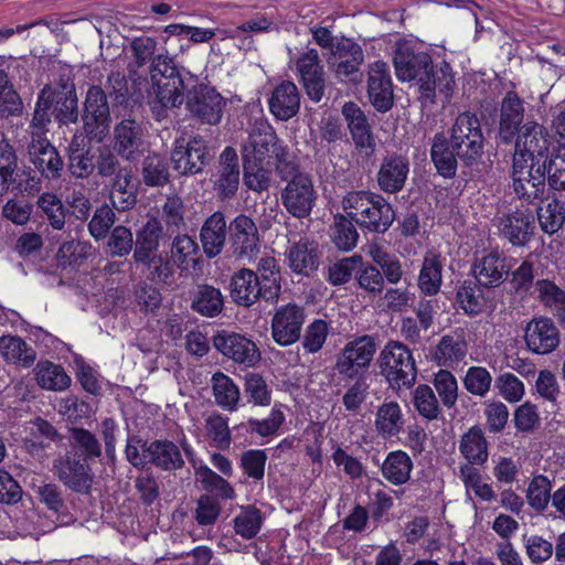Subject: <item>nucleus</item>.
<instances>
[{
    "instance_id": "f257e3e1",
    "label": "nucleus",
    "mask_w": 565,
    "mask_h": 565,
    "mask_svg": "<svg viewBox=\"0 0 565 565\" xmlns=\"http://www.w3.org/2000/svg\"><path fill=\"white\" fill-rule=\"evenodd\" d=\"M31 162L34 167L33 173L17 171V154L9 143H0V195L10 188L18 192H32L40 190L41 179L47 181L57 180L64 171V161L57 149L47 140L31 142Z\"/></svg>"
},
{
    "instance_id": "f03ea898",
    "label": "nucleus",
    "mask_w": 565,
    "mask_h": 565,
    "mask_svg": "<svg viewBox=\"0 0 565 565\" xmlns=\"http://www.w3.org/2000/svg\"><path fill=\"white\" fill-rule=\"evenodd\" d=\"M102 456L103 447L94 433L84 427H70L64 452L53 460V473L73 492L88 493L94 478L92 465Z\"/></svg>"
},
{
    "instance_id": "7ed1b4c3",
    "label": "nucleus",
    "mask_w": 565,
    "mask_h": 565,
    "mask_svg": "<svg viewBox=\"0 0 565 565\" xmlns=\"http://www.w3.org/2000/svg\"><path fill=\"white\" fill-rule=\"evenodd\" d=\"M342 206L364 234L386 233L396 216L388 200L372 191L349 192L342 200Z\"/></svg>"
},
{
    "instance_id": "20e7f679",
    "label": "nucleus",
    "mask_w": 565,
    "mask_h": 565,
    "mask_svg": "<svg viewBox=\"0 0 565 565\" xmlns=\"http://www.w3.org/2000/svg\"><path fill=\"white\" fill-rule=\"evenodd\" d=\"M276 175L281 184L280 202L286 212L299 220L309 217L318 198L312 178L296 162L278 166Z\"/></svg>"
},
{
    "instance_id": "39448f33",
    "label": "nucleus",
    "mask_w": 565,
    "mask_h": 565,
    "mask_svg": "<svg viewBox=\"0 0 565 565\" xmlns=\"http://www.w3.org/2000/svg\"><path fill=\"white\" fill-rule=\"evenodd\" d=\"M380 373L393 390L411 388L417 379L413 351L403 342L390 340L380 352Z\"/></svg>"
},
{
    "instance_id": "423d86ee",
    "label": "nucleus",
    "mask_w": 565,
    "mask_h": 565,
    "mask_svg": "<svg viewBox=\"0 0 565 565\" xmlns=\"http://www.w3.org/2000/svg\"><path fill=\"white\" fill-rule=\"evenodd\" d=\"M376 349L375 338L369 334L348 341L335 355L334 375L345 385H349L351 380H366Z\"/></svg>"
},
{
    "instance_id": "0eeeda50",
    "label": "nucleus",
    "mask_w": 565,
    "mask_h": 565,
    "mask_svg": "<svg viewBox=\"0 0 565 565\" xmlns=\"http://www.w3.org/2000/svg\"><path fill=\"white\" fill-rule=\"evenodd\" d=\"M448 139L467 167H472L483 154L484 136L481 122L473 113L463 111L457 116Z\"/></svg>"
},
{
    "instance_id": "6e6552de",
    "label": "nucleus",
    "mask_w": 565,
    "mask_h": 565,
    "mask_svg": "<svg viewBox=\"0 0 565 565\" xmlns=\"http://www.w3.org/2000/svg\"><path fill=\"white\" fill-rule=\"evenodd\" d=\"M515 154L513 169L518 173L527 166L537 167L550 156V137L546 128L534 120H527L522 125L514 141Z\"/></svg>"
},
{
    "instance_id": "1a4fd4ad",
    "label": "nucleus",
    "mask_w": 565,
    "mask_h": 565,
    "mask_svg": "<svg viewBox=\"0 0 565 565\" xmlns=\"http://www.w3.org/2000/svg\"><path fill=\"white\" fill-rule=\"evenodd\" d=\"M515 259L507 256L499 247L484 248L476 254L470 266L471 276L495 295H503L502 287L509 279Z\"/></svg>"
},
{
    "instance_id": "9d476101",
    "label": "nucleus",
    "mask_w": 565,
    "mask_h": 565,
    "mask_svg": "<svg viewBox=\"0 0 565 565\" xmlns=\"http://www.w3.org/2000/svg\"><path fill=\"white\" fill-rule=\"evenodd\" d=\"M244 161L264 163L267 167L288 164V147L280 140L269 125L254 129L248 137V142L243 147Z\"/></svg>"
},
{
    "instance_id": "9b49d317",
    "label": "nucleus",
    "mask_w": 565,
    "mask_h": 565,
    "mask_svg": "<svg viewBox=\"0 0 565 565\" xmlns=\"http://www.w3.org/2000/svg\"><path fill=\"white\" fill-rule=\"evenodd\" d=\"M150 76L158 103L163 108L182 105L186 85L172 58L159 56L154 60L151 64Z\"/></svg>"
},
{
    "instance_id": "f8f14e48",
    "label": "nucleus",
    "mask_w": 565,
    "mask_h": 565,
    "mask_svg": "<svg viewBox=\"0 0 565 565\" xmlns=\"http://www.w3.org/2000/svg\"><path fill=\"white\" fill-rule=\"evenodd\" d=\"M83 129L90 140L100 142L110 130V111L106 93L100 86H89L82 114Z\"/></svg>"
},
{
    "instance_id": "ddd939ff",
    "label": "nucleus",
    "mask_w": 565,
    "mask_h": 565,
    "mask_svg": "<svg viewBox=\"0 0 565 565\" xmlns=\"http://www.w3.org/2000/svg\"><path fill=\"white\" fill-rule=\"evenodd\" d=\"M210 148L202 136H193L186 142L177 139L171 151L172 168L180 175H195L202 173L210 163Z\"/></svg>"
},
{
    "instance_id": "4468645a",
    "label": "nucleus",
    "mask_w": 565,
    "mask_h": 565,
    "mask_svg": "<svg viewBox=\"0 0 565 565\" xmlns=\"http://www.w3.org/2000/svg\"><path fill=\"white\" fill-rule=\"evenodd\" d=\"M239 160L236 150L226 146L218 157V162L210 175L212 190L220 201H230L239 188Z\"/></svg>"
},
{
    "instance_id": "2eb2a0df",
    "label": "nucleus",
    "mask_w": 565,
    "mask_h": 565,
    "mask_svg": "<svg viewBox=\"0 0 565 565\" xmlns=\"http://www.w3.org/2000/svg\"><path fill=\"white\" fill-rule=\"evenodd\" d=\"M306 310L296 302L278 306L270 320L273 340L280 347H288L301 338Z\"/></svg>"
},
{
    "instance_id": "dca6fc26",
    "label": "nucleus",
    "mask_w": 565,
    "mask_h": 565,
    "mask_svg": "<svg viewBox=\"0 0 565 565\" xmlns=\"http://www.w3.org/2000/svg\"><path fill=\"white\" fill-rule=\"evenodd\" d=\"M498 235L512 247H525L535 232V217L530 209H515L498 217Z\"/></svg>"
},
{
    "instance_id": "f3484780",
    "label": "nucleus",
    "mask_w": 565,
    "mask_h": 565,
    "mask_svg": "<svg viewBox=\"0 0 565 565\" xmlns=\"http://www.w3.org/2000/svg\"><path fill=\"white\" fill-rule=\"evenodd\" d=\"M284 255L285 263L292 274L310 278L319 269L322 250L317 241L301 236L298 241L289 243Z\"/></svg>"
},
{
    "instance_id": "a211bd4d",
    "label": "nucleus",
    "mask_w": 565,
    "mask_h": 565,
    "mask_svg": "<svg viewBox=\"0 0 565 565\" xmlns=\"http://www.w3.org/2000/svg\"><path fill=\"white\" fill-rule=\"evenodd\" d=\"M226 105L225 98L212 86L199 84L190 93L186 107L203 124H220Z\"/></svg>"
},
{
    "instance_id": "6ab92c4d",
    "label": "nucleus",
    "mask_w": 565,
    "mask_h": 565,
    "mask_svg": "<svg viewBox=\"0 0 565 565\" xmlns=\"http://www.w3.org/2000/svg\"><path fill=\"white\" fill-rule=\"evenodd\" d=\"M393 64L396 77L401 82L427 77V72L433 68L431 56L427 52L415 50L407 41L397 43Z\"/></svg>"
},
{
    "instance_id": "aec40b11",
    "label": "nucleus",
    "mask_w": 565,
    "mask_h": 565,
    "mask_svg": "<svg viewBox=\"0 0 565 565\" xmlns=\"http://www.w3.org/2000/svg\"><path fill=\"white\" fill-rule=\"evenodd\" d=\"M456 302L469 317L481 315L486 310H494L503 302V295H495L473 279H465L456 289Z\"/></svg>"
},
{
    "instance_id": "412c9836",
    "label": "nucleus",
    "mask_w": 565,
    "mask_h": 565,
    "mask_svg": "<svg viewBox=\"0 0 565 565\" xmlns=\"http://www.w3.org/2000/svg\"><path fill=\"white\" fill-rule=\"evenodd\" d=\"M331 64L341 81L359 83L362 79L360 67L364 53L360 44L349 38H341L331 50Z\"/></svg>"
},
{
    "instance_id": "4be33fe9",
    "label": "nucleus",
    "mask_w": 565,
    "mask_h": 565,
    "mask_svg": "<svg viewBox=\"0 0 565 565\" xmlns=\"http://www.w3.org/2000/svg\"><path fill=\"white\" fill-rule=\"evenodd\" d=\"M213 345L227 359L247 367L255 366L260 360V351L256 343L239 333L218 331L213 337Z\"/></svg>"
},
{
    "instance_id": "5701e85b",
    "label": "nucleus",
    "mask_w": 565,
    "mask_h": 565,
    "mask_svg": "<svg viewBox=\"0 0 565 565\" xmlns=\"http://www.w3.org/2000/svg\"><path fill=\"white\" fill-rule=\"evenodd\" d=\"M342 115L356 151L366 158L372 157L376 149V139L365 113L358 104L347 102L342 107Z\"/></svg>"
},
{
    "instance_id": "b1692460",
    "label": "nucleus",
    "mask_w": 565,
    "mask_h": 565,
    "mask_svg": "<svg viewBox=\"0 0 565 565\" xmlns=\"http://www.w3.org/2000/svg\"><path fill=\"white\" fill-rule=\"evenodd\" d=\"M39 105H45L60 124L76 122L78 118L77 95L74 86L53 89L44 86L39 95Z\"/></svg>"
},
{
    "instance_id": "393cba45",
    "label": "nucleus",
    "mask_w": 565,
    "mask_h": 565,
    "mask_svg": "<svg viewBox=\"0 0 565 565\" xmlns=\"http://www.w3.org/2000/svg\"><path fill=\"white\" fill-rule=\"evenodd\" d=\"M367 96L379 113H386L393 107V82L388 66L383 61H376L369 67Z\"/></svg>"
},
{
    "instance_id": "a878e982",
    "label": "nucleus",
    "mask_w": 565,
    "mask_h": 565,
    "mask_svg": "<svg viewBox=\"0 0 565 565\" xmlns=\"http://www.w3.org/2000/svg\"><path fill=\"white\" fill-rule=\"evenodd\" d=\"M299 79L307 96L319 103L326 89L324 71L317 50L311 49L301 54L296 62Z\"/></svg>"
},
{
    "instance_id": "bb28decb",
    "label": "nucleus",
    "mask_w": 565,
    "mask_h": 565,
    "mask_svg": "<svg viewBox=\"0 0 565 565\" xmlns=\"http://www.w3.org/2000/svg\"><path fill=\"white\" fill-rule=\"evenodd\" d=\"M409 160L406 156L393 152L382 159L376 173L379 189L387 194H396L406 184Z\"/></svg>"
},
{
    "instance_id": "cd10ccee",
    "label": "nucleus",
    "mask_w": 565,
    "mask_h": 565,
    "mask_svg": "<svg viewBox=\"0 0 565 565\" xmlns=\"http://www.w3.org/2000/svg\"><path fill=\"white\" fill-rule=\"evenodd\" d=\"M513 190L522 203L529 205L542 204L545 200L544 167L527 166L522 172L512 168Z\"/></svg>"
},
{
    "instance_id": "c85d7f7f",
    "label": "nucleus",
    "mask_w": 565,
    "mask_h": 565,
    "mask_svg": "<svg viewBox=\"0 0 565 565\" xmlns=\"http://www.w3.org/2000/svg\"><path fill=\"white\" fill-rule=\"evenodd\" d=\"M524 340L533 353L547 354L558 347L559 331L551 318H533L526 324Z\"/></svg>"
},
{
    "instance_id": "c756f323",
    "label": "nucleus",
    "mask_w": 565,
    "mask_h": 565,
    "mask_svg": "<svg viewBox=\"0 0 565 565\" xmlns=\"http://www.w3.org/2000/svg\"><path fill=\"white\" fill-rule=\"evenodd\" d=\"M228 234L234 254L238 257L252 258L259 250L258 230L252 217L238 214L230 223Z\"/></svg>"
},
{
    "instance_id": "7c9ffc66",
    "label": "nucleus",
    "mask_w": 565,
    "mask_h": 565,
    "mask_svg": "<svg viewBox=\"0 0 565 565\" xmlns=\"http://www.w3.org/2000/svg\"><path fill=\"white\" fill-rule=\"evenodd\" d=\"M523 119V100L515 90L507 92L501 103L498 131L502 143L511 145L514 141L522 128Z\"/></svg>"
},
{
    "instance_id": "2f4dec72",
    "label": "nucleus",
    "mask_w": 565,
    "mask_h": 565,
    "mask_svg": "<svg viewBox=\"0 0 565 565\" xmlns=\"http://www.w3.org/2000/svg\"><path fill=\"white\" fill-rule=\"evenodd\" d=\"M87 136H74L67 146V169L76 179L88 178L96 168L97 148Z\"/></svg>"
},
{
    "instance_id": "473e14b6",
    "label": "nucleus",
    "mask_w": 565,
    "mask_h": 565,
    "mask_svg": "<svg viewBox=\"0 0 565 565\" xmlns=\"http://www.w3.org/2000/svg\"><path fill=\"white\" fill-rule=\"evenodd\" d=\"M230 296L239 307L249 308L259 300L265 301L257 274L249 268H241L230 279Z\"/></svg>"
},
{
    "instance_id": "72a5a7b5",
    "label": "nucleus",
    "mask_w": 565,
    "mask_h": 565,
    "mask_svg": "<svg viewBox=\"0 0 565 565\" xmlns=\"http://www.w3.org/2000/svg\"><path fill=\"white\" fill-rule=\"evenodd\" d=\"M141 449L148 457V462L162 471H177L184 467L185 462L177 444L169 439H154L142 443Z\"/></svg>"
},
{
    "instance_id": "f704fd0d",
    "label": "nucleus",
    "mask_w": 565,
    "mask_h": 565,
    "mask_svg": "<svg viewBox=\"0 0 565 565\" xmlns=\"http://www.w3.org/2000/svg\"><path fill=\"white\" fill-rule=\"evenodd\" d=\"M163 226L157 217H150L137 230L134 241V260L136 264L150 265L160 246Z\"/></svg>"
},
{
    "instance_id": "c9c22d12",
    "label": "nucleus",
    "mask_w": 565,
    "mask_h": 565,
    "mask_svg": "<svg viewBox=\"0 0 565 565\" xmlns=\"http://www.w3.org/2000/svg\"><path fill=\"white\" fill-rule=\"evenodd\" d=\"M269 110L279 120L292 118L300 108V94L295 83L280 82L268 99Z\"/></svg>"
},
{
    "instance_id": "e433bc0d",
    "label": "nucleus",
    "mask_w": 565,
    "mask_h": 565,
    "mask_svg": "<svg viewBox=\"0 0 565 565\" xmlns=\"http://www.w3.org/2000/svg\"><path fill=\"white\" fill-rule=\"evenodd\" d=\"M227 226L225 215L216 211L206 217L201 230L200 241L204 254L209 258L218 256L226 242Z\"/></svg>"
},
{
    "instance_id": "4c0bfd02",
    "label": "nucleus",
    "mask_w": 565,
    "mask_h": 565,
    "mask_svg": "<svg viewBox=\"0 0 565 565\" xmlns=\"http://www.w3.org/2000/svg\"><path fill=\"white\" fill-rule=\"evenodd\" d=\"M468 344L463 335L444 334L431 351V361L446 370L452 369L466 358Z\"/></svg>"
},
{
    "instance_id": "58836bf2",
    "label": "nucleus",
    "mask_w": 565,
    "mask_h": 565,
    "mask_svg": "<svg viewBox=\"0 0 565 565\" xmlns=\"http://www.w3.org/2000/svg\"><path fill=\"white\" fill-rule=\"evenodd\" d=\"M458 156L452 142L441 131L435 134L430 147V160L437 173L444 179H452L457 173Z\"/></svg>"
},
{
    "instance_id": "ea45409f",
    "label": "nucleus",
    "mask_w": 565,
    "mask_h": 565,
    "mask_svg": "<svg viewBox=\"0 0 565 565\" xmlns=\"http://www.w3.org/2000/svg\"><path fill=\"white\" fill-rule=\"evenodd\" d=\"M199 245L188 234L177 235L171 244L170 258L180 274L188 276L198 269L200 255Z\"/></svg>"
},
{
    "instance_id": "a19ab883",
    "label": "nucleus",
    "mask_w": 565,
    "mask_h": 565,
    "mask_svg": "<svg viewBox=\"0 0 565 565\" xmlns=\"http://www.w3.org/2000/svg\"><path fill=\"white\" fill-rule=\"evenodd\" d=\"M191 309L206 318L217 317L224 309V297L220 288L199 284L191 294Z\"/></svg>"
},
{
    "instance_id": "79ce46f5",
    "label": "nucleus",
    "mask_w": 565,
    "mask_h": 565,
    "mask_svg": "<svg viewBox=\"0 0 565 565\" xmlns=\"http://www.w3.org/2000/svg\"><path fill=\"white\" fill-rule=\"evenodd\" d=\"M443 258L439 254L427 253L424 256L417 286L422 295L434 297L439 294L443 285Z\"/></svg>"
},
{
    "instance_id": "37998d69",
    "label": "nucleus",
    "mask_w": 565,
    "mask_h": 565,
    "mask_svg": "<svg viewBox=\"0 0 565 565\" xmlns=\"http://www.w3.org/2000/svg\"><path fill=\"white\" fill-rule=\"evenodd\" d=\"M257 279L263 288L265 301L276 303L281 291V276L278 262L273 256L262 257L256 266Z\"/></svg>"
},
{
    "instance_id": "c03bdc74",
    "label": "nucleus",
    "mask_w": 565,
    "mask_h": 565,
    "mask_svg": "<svg viewBox=\"0 0 565 565\" xmlns=\"http://www.w3.org/2000/svg\"><path fill=\"white\" fill-rule=\"evenodd\" d=\"M459 451L470 465L482 466L488 461V441L479 425L471 426L461 436Z\"/></svg>"
},
{
    "instance_id": "a18cd8bd",
    "label": "nucleus",
    "mask_w": 565,
    "mask_h": 565,
    "mask_svg": "<svg viewBox=\"0 0 565 565\" xmlns=\"http://www.w3.org/2000/svg\"><path fill=\"white\" fill-rule=\"evenodd\" d=\"M352 215L338 213L329 228V236L338 250L351 252L359 242L360 235L358 224L351 218Z\"/></svg>"
},
{
    "instance_id": "49530a36",
    "label": "nucleus",
    "mask_w": 565,
    "mask_h": 565,
    "mask_svg": "<svg viewBox=\"0 0 565 565\" xmlns=\"http://www.w3.org/2000/svg\"><path fill=\"white\" fill-rule=\"evenodd\" d=\"M414 468L413 460L404 450L390 451L384 459L381 471L385 480L393 486L408 482Z\"/></svg>"
},
{
    "instance_id": "de8ad7c7",
    "label": "nucleus",
    "mask_w": 565,
    "mask_h": 565,
    "mask_svg": "<svg viewBox=\"0 0 565 565\" xmlns=\"http://www.w3.org/2000/svg\"><path fill=\"white\" fill-rule=\"evenodd\" d=\"M282 408V404H275L267 418L257 419L250 417L246 423L235 426L234 430L242 434H256L260 437L274 436L286 419Z\"/></svg>"
},
{
    "instance_id": "09e8293b",
    "label": "nucleus",
    "mask_w": 565,
    "mask_h": 565,
    "mask_svg": "<svg viewBox=\"0 0 565 565\" xmlns=\"http://www.w3.org/2000/svg\"><path fill=\"white\" fill-rule=\"evenodd\" d=\"M404 417L397 402L383 403L375 414V429L384 439L396 437L403 429Z\"/></svg>"
},
{
    "instance_id": "8fccbe9b",
    "label": "nucleus",
    "mask_w": 565,
    "mask_h": 565,
    "mask_svg": "<svg viewBox=\"0 0 565 565\" xmlns=\"http://www.w3.org/2000/svg\"><path fill=\"white\" fill-rule=\"evenodd\" d=\"M0 353L7 362L23 367H30L36 359L35 350L19 335L0 337Z\"/></svg>"
},
{
    "instance_id": "3c124183",
    "label": "nucleus",
    "mask_w": 565,
    "mask_h": 565,
    "mask_svg": "<svg viewBox=\"0 0 565 565\" xmlns=\"http://www.w3.org/2000/svg\"><path fill=\"white\" fill-rule=\"evenodd\" d=\"M211 386L217 406L227 412L237 409L241 392L231 376L221 371L215 372L211 379Z\"/></svg>"
},
{
    "instance_id": "603ef678",
    "label": "nucleus",
    "mask_w": 565,
    "mask_h": 565,
    "mask_svg": "<svg viewBox=\"0 0 565 565\" xmlns=\"http://www.w3.org/2000/svg\"><path fill=\"white\" fill-rule=\"evenodd\" d=\"M547 203L536 205V214L542 232L548 235L557 233L565 225V201L553 195L545 198Z\"/></svg>"
},
{
    "instance_id": "864d4df0",
    "label": "nucleus",
    "mask_w": 565,
    "mask_h": 565,
    "mask_svg": "<svg viewBox=\"0 0 565 565\" xmlns=\"http://www.w3.org/2000/svg\"><path fill=\"white\" fill-rule=\"evenodd\" d=\"M380 275V268L374 263L365 262L361 256V264L355 275V284L361 295L371 299L381 297L385 290V284Z\"/></svg>"
},
{
    "instance_id": "5fc2aeb1",
    "label": "nucleus",
    "mask_w": 565,
    "mask_h": 565,
    "mask_svg": "<svg viewBox=\"0 0 565 565\" xmlns=\"http://www.w3.org/2000/svg\"><path fill=\"white\" fill-rule=\"evenodd\" d=\"M140 145L139 127L135 120H122L115 128V149L127 160H134Z\"/></svg>"
},
{
    "instance_id": "6e6d98bb",
    "label": "nucleus",
    "mask_w": 565,
    "mask_h": 565,
    "mask_svg": "<svg viewBox=\"0 0 565 565\" xmlns=\"http://www.w3.org/2000/svg\"><path fill=\"white\" fill-rule=\"evenodd\" d=\"M38 210L42 218L46 220L52 228H64L68 209L61 198L53 192H44L38 198Z\"/></svg>"
},
{
    "instance_id": "4d7b16f0",
    "label": "nucleus",
    "mask_w": 565,
    "mask_h": 565,
    "mask_svg": "<svg viewBox=\"0 0 565 565\" xmlns=\"http://www.w3.org/2000/svg\"><path fill=\"white\" fill-rule=\"evenodd\" d=\"M413 404L418 415L427 422L443 418V409L439 406L435 391L428 384H418L415 387Z\"/></svg>"
},
{
    "instance_id": "13d9d810",
    "label": "nucleus",
    "mask_w": 565,
    "mask_h": 565,
    "mask_svg": "<svg viewBox=\"0 0 565 565\" xmlns=\"http://www.w3.org/2000/svg\"><path fill=\"white\" fill-rule=\"evenodd\" d=\"M195 476L206 492L213 493L223 500L235 498V491L231 483L206 465L196 467Z\"/></svg>"
},
{
    "instance_id": "bf43d9fd",
    "label": "nucleus",
    "mask_w": 565,
    "mask_h": 565,
    "mask_svg": "<svg viewBox=\"0 0 565 565\" xmlns=\"http://www.w3.org/2000/svg\"><path fill=\"white\" fill-rule=\"evenodd\" d=\"M243 184L257 194L268 192L271 185V170L264 163L243 160Z\"/></svg>"
},
{
    "instance_id": "052dcab7",
    "label": "nucleus",
    "mask_w": 565,
    "mask_h": 565,
    "mask_svg": "<svg viewBox=\"0 0 565 565\" xmlns=\"http://www.w3.org/2000/svg\"><path fill=\"white\" fill-rule=\"evenodd\" d=\"M372 260L380 268V275L383 279V282H388L390 285H397L403 276L404 269L401 259L395 255L387 253L381 247H376L372 253Z\"/></svg>"
},
{
    "instance_id": "680f3d73",
    "label": "nucleus",
    "mask_w": 565,
    "mask_h": 565,
    "mask_svg": "<svg viewBox=\"0 0 565 565\" xmlns=\"http://www.w3.org/2000/svg\"><path fill=\"white\" fill-rule=\"evenodd\" d=\"M544 167V180L554 190H565V147L558 146L537 167Z\"/></svg>"
},
{
    "instance_id": "e2e57ef3",
    "label": "nucleus",
    "mask_w": 565,
    "mask_h": 565,
    "mask_svg": "<svg viewBox=\"0 0 565 565\" xmlns=\"http://www.w3.org/2000/svg\"><path fill=\"white\" fill-rule=\"evenodd\" d=\"M36 379L41 387L51 391H62L71 384L64 367L50 361L38 364Z\"/></svg>"
},
{
    "instance_id": "0e129e2a",
    "label": "nucleus",
    "mask_w": 565,
    "mask_h": 565,
    "mask_svg": "<svg viewBox=\"0 0 565 565\" xmlns=\"http://www.w3.org/2000/svg\"><path fill=\"white\" fill-rule=\"evenodd\" d=\"M511 294L526 296L535 288V267L530 259H523L515 269L511 268L509 279Z\"/></svg>"
},
{
    "instance_id": "69168bd1",
    "label": "nucleus",
    "mask_w": 565,
    "mask_h": 565,
    "mask_svg": "<svg viewBox=\"0 0 565 565\" xmlns=\"http://www.w3.org/2000/svg\"><path fill=\"white\" fill-rule=\"evenodd\" d=\"M142 179L148 186H163L170 181L169 166L160 154L152 153L142 161Z\"/></svg>"
},
{
    "instance_id": "338daca9",
    "label": "nucleus",
    "mask_w": 565,
    "mask_h": 565,
    "mask_svg": "<svg viewBox=\"0 0 565 565\" xmlns=\"http://www.w3.org/2000/svg\"><path fill=\"white\" fill-rule=\"evenodd\" d=\"M431 383L440 398L441 405L447 409L454 408L458 401L456 376L449 370L440 369L434 374Z\"/></svg>"
},
{
    "instance_id": "774afa93",
    "label": "nucleus",
    "mask_w": 565,
    "mask_h": 565,
    "mask_svg": "<svg viewBox=\"0 0 565 565\" xmlns=\"http://www.w3.org/2000/svg\"><path fill=\"white\" fill-rule=\"evenodd\" d=\"M551 490L552 482L548 477L544 475L534 476L526 490L527 504L537 513H542L551 501Z\"/></svg>"
}]
</instances>
